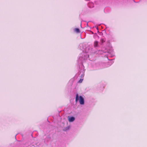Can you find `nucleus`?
Masks as SVG:
<instances>
[{
  "mask_svg": "<svg viewBox=\"0 0 147 147\" xmlns=\"http://www.w3.org/2000/svg\"><path fill=\"white\" fill-rule=\"evenodd\" d=\"M74 31L76 32L77 33H79L80 32V30L78 28H75L74 29Z\"/></svg>",
  "mask_w": 147,
  "mask_h": 147,
  "instance_id": "39448f33",
  "label": "nucleus"
},
{
  "mask_svg": "<svg viewBox=\"0 0 147 147\" xmlns=\"http://www.w3.org/2000/svg\"><path fill=\"white\" fill-rule=\"evenodd\" d=\"M79 102L81 105H83L84 104V100L83 98L81 96H79Z\"/></svg>",
  "mask_w": 147,
  "mask_h": 147,
  "instance_id": "f257e3e1",
  "label": "nucleus"
},
{
  "mask_svg": "<svg viewBox=\"0 0 147 147\" xmlns=\"http://www.w3.org/2000/svg\"><path fill=\"white\" fill-rule=\"evenodd\" d=\"M105 40L103 38H101L100 39V42L102 43H103L105 42Z\"/></svg>",
  "mask_w": 147,
  "mask_h": 147,
  "instance_id": "423d86ee",
  "label": "nucleus"
},
{
  "mask_svg": "<svg viewBox=\"0 0 147 147\" xmlns=\"http://www.w3.org/2000/svg\"><path fill=\"white\" fill-rule=\"evenodd\" d=\"M82 81H83V80L81 79L79 81V82L80 83H81L82 82Z\"/></svg>",
  "mask_w": 147,
  "mask_h": 147,
  "instance_id": "0eeeda50",
  "label": "nucleus"
},
{
  "mask_svg": "<svg viewBox=\"0 0 147 147\" xmlns=\"http://www.w3.org/2000/svg\"><path fill=\"white\" fill-rule=\"evenodd\" d=\"M68 119L69 122H72L73 121L75 120V118L74 117H69L68 116Z\"/></svg>",
  "mask_w": 147,
  "mask_h": 147,
  "instance_id": "f03ea898",
  "label": "nucleus"
},
{
  "mask_svg": "<svg viewBox=\"0 0 147 147\" xmlns=\"http://www.w3.org/2000/svg\"><path fill=\"white\" fill-rule=\"evenodd\" d=\"M79 99V96L78 94H77L76 95V102H77L78 101V100Z\"/></svg>",
  "mask_w": 147,
  "mask_h": 147,
  "instance_id": "20e7f679",
  "label": "nucleus"
},
{
  "mask_svg": "<svg viewBox=\"0 0 147 147\" xmlns=\"http://www.w3.org/2000/svg\"><path fill=\"white\" fill-rule=\"evenodd\" d=\"M90 4H91L92 5H93V7H94V4L92 3H90Z\"/></svg>",
  "mask_w": 147,
  "mask_h": 147,
  "instance_id": "6e6552de",
  "label": "nucleus"
},
{
  "mask_svg": "<svg viewBox=\"0 0 147 147\" xmlns=\"http://www.w3.org/2000/svg\"><path fill=\"white\" fill-rule=\"evenodd\" d=\"M86 1H90V0H85Z\"/></svg>",
  "mask_w": 147,
  "mask_h": 147,
  "instance_id": "1a4fd4ad",
  "label": "nucleus"
},
{
  "mask_svg": "<svg viewBox=\"0 0 147 147\" xmlns=\"http://www.w3.org/2000/svg\"><path fill=\"white\" fill-rule=\"evenodd\" d=\"M98 42L97 41H95L94 42V47H96L98 46Z\"/></svg>",
  "mask_w": 147,
  "mask_h": 147,
  "instance_id": "7ed1b4c3",
  "label": "nucleus"
}]
</instances>
